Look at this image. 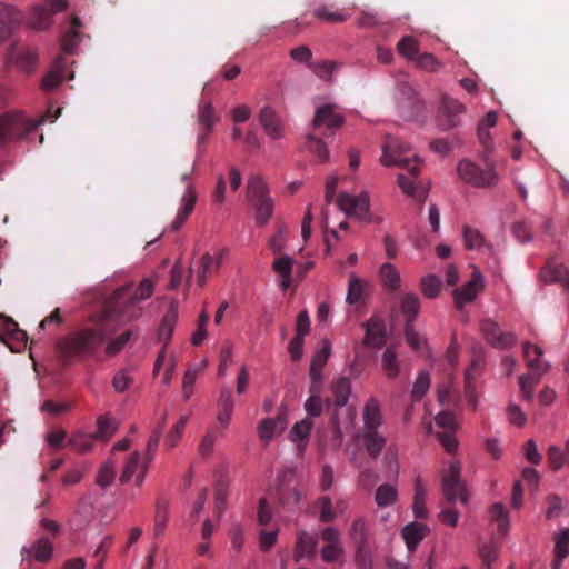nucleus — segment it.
<instances>
[{
  "label": "nucleus",
  "mask_w": 569,
  "mask_h": 569,
  "mask_svg": "<svg viewBox=\"0 0 569 569\" xmlns=\"http://www.w3.org/2000/svg\"><path fill=\"white\" fill-rule=\"evenodd\" d=\"M367 453L377 459L386 447L387 439L378 430H362L360 433Z\"/></svg>",
  "instance_id": "23"
},
{
  "label": "nucleus",
  "mask_w": 569,
  "mask_h": 569,
  "mask_svg": "<svg viewBox=\"0 0 569 569\" xmlns=\"http://www.w3.org/2000/svg\"><path fill=\"white\" fill-rule=\"evenodd\" d=\"M522 349L528 367L539 373H543L547 370V367L540 360V357L542 356L541 348L529 342H525L522 345Z\"/></svg>",
  "instance_id": "35"
},
{
  "label": "nucleus",
  "mask_w": 569,
  "mask_h": 569,
  "mask_svg": "<svg viewBox=\"0 0 569 569\" xmlns=\"http://www.w3.org/2000/svg\"><path fill=\"white\" fill-rule=\"evenodd\" d=\"M318 540L315 536L309 535L306 531H300L297 537L295 548V560L299 561L303 557H313Z\"/></svg>",
  "instance_id": "27"
},
{
  "label": "nucleus",
  "mask_w": 569,
  "mask_h": 569,
  "mask_svg": "<svg viewBox=\"0 0 569 569\" xmlns=\"http://www.w3.org/2000/svg\"><path fill=\"white\" fill-rule=\"evenodd\" d=\"M28 23L32 29L44 30L51 23V13L43 6H34Z\"/></svg>",
  "instance_id": "40"
},
{
  "label": "nucleus",
  "mask_w": 569,
  "mask_h": 569,
  "mask_svg": "<svg viewBox=\"0 0 569 569\" xmlns=\"http://www.w3.org/2000/svg\"><path fill=\"white\" fill-rule=\"evenodd\" d=\"M379 276L383 286L389 291H396L400 287V273L392 263L386 262L379 269Z\"/></svg>",
  "instance_id": "37"
},
{
  "label": "nucleus",
  "mask_w": 569,
  "mask_h": 569,
  "mask_svg": "<svg viewBox=\"0 0 569 569\" xmlns=\"http://www.w3.org/2000/svg\"><path fill=\"white\" fill-rule=\"evenodd\" d=\"M483 289V278L478 269L471 273L470 280L461 288L453 290L455 305L458 309H462L466 303L472 302L478 293Z\"/></svg>",
  "instance_id": "11"
},
{
  "label": "nucleus",
  "mask_w": 569,
  "mask_h": 569,
  "mask_svg": "<svg viewBox=\"0 0 569 569\" xmlns=\"http://www.w3.org/2000/svg\"><path fill=\"white\" fill-rule=\"evenodd\" d=\"M462 237L468 250L479 249L485 244V239L480 231L469 226H463Z\"/></svg>",
  "instance_id": "51"
},
{
  "label": "nucleus",
  "mask_w": 569,
  "mask_h": 569,
  "mask_svg": "<svg viewBox=\"0 0 569 569\" xmlns=\"http://www.w3.org/2000/svg\"><path fill=\"white\" fill-rule=\"evenodd\" d=\"M132 338V330L128 329L121 332L119 336L113 337L111 335L109 338H107L106 342V353L108 356H116L119 352L123 350V348L127 346V343Z\"/></svg>",
  "instance_id": "41"
},
{
  "label": "nucleus",
  "mask_w": 569,
  "mask_h": 569,
  "mask_svg": "<svg viewBox=\"0 0 569 569\" xmlns=\"http://www.w3.org/2000/svg\"><path fill=\"white\" fill-rule=\"evenodd\" d=\"M116 319L104 317V308L93 327L76 330L57 342L59 358L63 361L96 357L107 338L114 335L118 328Z\"/></svg>",
  "instance_id": "1"
},
{
  "label": "nucleus",
  "mask_w": 569,
  "mask_h": 569,
  "mask_svg": "<svg viewBox=\"0 0 569 569\" xmlns=\"http://www.w3.org/2000/svg\"><path fill=\"white\" fill-rule=\"evenodd\" d=\"M168 501L163 499H159L156 505V512H154V526H153V532L154 536H161L167 527L169 513H168Z\"/></svg>",
  "instance_id": "42"
},
{
  "label": "nucleus",
  "mask_w": 569,
  "mask_h": 569,
  "mask_svg": "<svg viewBox=\"0 0 569 569\" xmlns=\"http://www.w3.org/2000/svg\"><path fill=\"white\" fill-rule=\"evenodd\" d=\"M338 63L335 61L322 60L318 62H310L308 68L320 79L330 81L335 69Z\"/></svg>",
  "instance_id": "48"
},
{
  "label": "nucleus",
  "mask_w": 569,
  "mask_h": 569,
  "mask_svg": "<svg viewBox=\"0 0 569 569\" xmlns=\"http://www.w3.org/2000/svg\"><path fill=\"white\" fill-rule=\"evenodd\" d=\"M81 24L82 23L77 16L71 18L70 29L64 33L62 38V48L66 52L71 53L80 42L81 34L79 32V28Z\"/></svg>",
  "instance_id": "38"
},
{
  "label": "nucleus",
  "mask_w": 569,
  "mask_h": 569,
  "mask_svg": "<svg viewBox=\"0 0 569 569\" xmlns=\"http://www.w3.org/2000/svg\"><path fill=\"white\" fill-rule=\"evenodd\" d=\"M381 366L389 379H395L400 372V362L393 347L389 346L385 349Z\"/></svg>",
  "instance_id": "36"
},
{
  "label": "nucleus",
  "mask_w": 569,
  "mask_h": 569,
  "mask_svg": "<svg viewBox=\"0 0 569 569\" xmlns=\"http://www.w3.org/2000/svg\"><path fill=\"white\" fill-rule=\"evenodd\" d=\"M37 54L30 49L19 50L12 46L8 51V61L19 70L31 73L37 63Z\"/></svg>",
  "instance_id": "19"
},
{
  "label": "nucleus",
  "mask_w": 569,
  "mask_h": 569,
  "mask_svg": "<svg viewBox=\"0 0 569 569\" xmlns=\"http://www.w3.org/2000/svg\"><path fill=\"white\" fill-rule=\"evenodd\" d=\"M13 339L18 342L27 340V332L18 327V323L10 317L0 315V339Z\"/></svg>",
  "instance_id": "31"
},
{
  "label": "nucleus",
  "mask_w": 569,
  "mask_h": 569,
  "mask_svg": "<svg viewBox=\"0 0 569 569\" xmlns=\"http://www.w3.org/2000/svg\"><path fill=\"white\" fill-rule=\"evenodd\" d=\"M465 112V106L458 100L443 97L441 102L440 124L443 129H451L460 124V114Z\"/></svg>",
  "instance_id": "15"
},
{
  "label": "nucleus",
  "mask_w": 569,
  "mask_h": 569,
  "mask_svg": "<svg viewBox=\"0 0 569 569\" xmlns=\"http://www.w3.org/2000/svg\"><path fill=\"white\" fill-rule=\"evenodd\" d=\"M97 435L94 438H99L101 440L110 439L117 430V425L112 421L108 416H100L97 420Z\"/></svg>",
  "instance_id": "55"
},
{
  "label": "nucleus",
  "mask_w": 569,
  "mask_h": 569,
  "mask_svg": "<svg viewBox=\"0 0 569 569\" xmlns=\"http://www.w3.org/2000/svg\"><path fill=\"white\" fill-rule=\"evenodd\" d=\"M216 440H217V433H216L214 429L211 428L202 437V439L198 446V453L203 458L210 456L213 451Z\"/></svg>",
  "instance_id": "63"
},
{
  "label": "nucleus",
  "mask_w": 569,
  "mask_h": 569,
  "mask_svg": "<svg viewBox=\"0 0 569 569\" xmlns=\"http://www.w3.org/2000/svg\"><path fill=\"white\" fill-rule=\"evenodd\" d=\"M148 465L149 462L147 461L144 463H141V455L138 451L132 452L124 465L123 471L120 476V482H129L132 479L136 471L140 469V472L136 478V482L137 486H141L148 470Z\"/></svg>",
  "instance_id": "18"
},
{
  "label": "nucleus",
  "mask_w": 569,
  "mask_h": 569,
  "mask_svg": "<svg viewBox=\"0 0 569 569\" xmlns=\"http://www.w3.org/2000/svg\"><path fill=\"white\" fill-rule=\"evenodd\" d=\"M366 336L363 345L372 348H381L386 342V326L380 319L371 318L365 325Z\"/></svg>",
  "instance_id": "20"
},
{
  "label": "nucleus",
  "mask_w": 569,
  "mask_h": 569,
  "mask_svg": "<svg viewBox=\"0 0 569 569\" xmlns=\"http://www.w3.org/2000/svg\"><path fill=\"white\" fill-rule=\"evenodd\" d=\"M460 472V463L452 461L450 462L446 473L442 476L441 490L443 498L448 503H453L456 500H459L461 505L468 503V492Z\"/></svg>",
  "instance_id": "6"
},
{
  "label": "nucleus",
  "mask_w": 569,
  "mask_h": 569,
  "mask_svg": "<svg viewBox=\"0 0 569 569\" xmlns=\"http://www.w3.org/2000/svg\"><path fill=\"white\" fill-rule=\"evenodd\" d=\"M380 161L386 167L406 169L408 174H398V186L407 196L416 197L417 186L415 178L420 172L422 161L416 154L410 156V146L397 137L386 136Z\"/></svg>",
  "instance_id": "3"
},
{
  "label": "nucleus",
  "mask_w": 569,
  "mask_h": 569,
  "mask_svg": "<svg viewBox=\"0 0 569 569\" xmlns=\"http://www.w3.org/2000/svg\"><path fill=\"white\" fill-rule=\"evenodd\" d=\"M397 499L398 490L393 485L383 483L380 485L376 490L375 501L381 508L392 506L397 501Z\"/></svg>",
  "instance_id": "39"
},
{
  "label": "nucleus",
  "mask_w": 569,
  "mask_h": 569,
  "mask_svg": "<svg viewBox=\"0 0 569 569\" xmlns=\"http://www.w3.org/2000/svg\"><path fill=\"white\" fill-rule=\"evenodd\" d=\"M53 555V545L46 538L41 537L34 540L29 547L21 549L22 560L33 559L38 562H48Z\"/></svg>",
  "instance_id": "14"
},
{
  "label": "nucleus",
  "mask_w": 569,
  "mask_h": 569,
  "mask_svg": "<svg viewBox=\"0 0 569 569\" xmlns=\"http://www.w3.org/2000/svg\"><path fill=\"white\" fill-rule=\"evenodd\" d=\"M154 291L153 281L142 279L137 288L128 282L117 288L104 302V317L109 319L131 321L142 315L141 301L149 299Z\"/></svg>",
  "instance_id": "2"
},
{
  "label": "nucleus",
  "mask_w": 569,
  "mask_h": 569,
  "mask_svg": "<svg viewBox=\"0 0 569 569\" xmlns=\"http://www.w3.org/2000/svg\"><path fill=\"white\" fill-rule=\"evenodd\" d=\"M93 441L94 436L77 432L71 436L68 445L79 452H87L92 448Z\"/></svg>",
  "instance_id": "54"
},
{
  "label": "nucleus",
  "mask_w": 569,
  "mask_h": 569,
  "mask_svg": "<svg viewBox=\"0 0 569 569\" xmlns=\"http://www.w3.org/2000/svg\"><path fill=\"white\" fill-rule=\"evenodd\" d=\"M427 488L425 487L422 479L417 477L415 480V495L412 501V511L416 518L426 519L429 511L426 506Z\"/></svg>",
  "instance_id": "29"
},
{
  "label": "nucleus",
  "mask_w": 569,
  "mask_h": 569,
  "mask_svg": "<svg viewBox=\"0 0 569 569\" xmlns=\"http://www.w3.org/2000/svg\"><path fill=\"white\" fill-rule=\"evenodd\" d=\"M114 476L113 465L110 461H106L98 470L96 483L101 488H107L112 483Z\"/></svg>",
  "instance_id": "59"
},
{
  "label": "nucleus",
  "mask_w": 569,
  "mask_h": 569,
  "mask_svg": "<svg viewBox=\"0 0 569 569\" xmlns=\"http://www.w3.org/2000/svg\"><path fill=\"white\" fill-rule=\"evenodd\" d=\"M556 561L555 569H559L561 561L569 555V530L561 531L555 542Z\"/></svg>",
  "instance_id": "45"
},
{
  "label": "nucleus",
  "mask_w": 569,
  "mask_h": 569,
  "mask_svg": "<svg viewBox=\"0 0 569 569\" xmlns=\"http://www.w3.org/2000/svg\"><path fill=\"white\" fill-rule=\"evenodd\" d=\"M287 228L284 224H278L274 234L269 239L268 247L273 254H279L286 247Z\"/></svg>",
  "instance_id": "56"
},
{
  "label": "nucleus",
  "mask_w": 569,
  "mask_h": 569,
  "mask_svg": "<svg viewBox=\"0 0 569 569\" xmlns=\"http://www.w3.org/2000/svg\"><path fill=\"white\" fill-rule=\"evenodd\" d=\"M332 393H333V407L335 410L331 415V425L335 429V433L337 438H341L342 431L339 423V418L337 410L339 408L345 407L348 403L350 393H351V382L350 379L347 377L339 378L333 385H332Z\"/></svg>",
  "instance_id": "10"
},
{
  "label": "nucleus",
  "mask_w": 569,
  "mask_h": 569,
  "mask_svg": "<svg viewBox=\"0 0 569 569\" xmlns=\"http://www.w3.org/2000/svg\"><path fill=\"white\" fill-rule=\"evenodd\" d=\"M429 528L420 522H410L402 528L401 535L409 550H415L428 535Z\"/></svg>",
  "instance_id": "24"
},
{
  "label": "nucleus",
  "mask_w": 569,
  "mask_h": 569,
  "mask_svg": "<svg viewBox=\"0 0 569 569\" xmlns=\"http://www.w3.org/2000/svg\"><path fill=\"white\" fill-rule=\"evenodd\" d=\"M163 430H164L163 422L158 425L152 430V433H151V436H150V438L148 440V443H147V451H146V460H147V462H150L153 459L154 453L157 451V448L159 446L160 439L162 437Z\"/></svg>",
  "instance_id": "60"
},
{
  "label": "nucleus",
  "mask_w": 569,
  "mask_h": 569,
  "mask_svg": "<svg viewBox=\"0 0 569 569\" xmlns=\"http://www.w3.org/2000/svg\"><path fill=\"white\" fill-rule=\"evenodd\" d=\"M490 518L497 522L499 532L506 535L509 528V517L502 503L496 502L491 506Z\"/></svg>",
  "instance_id": "47"
},
{
  "label": "nucleus",
  "mask_w": 569,
  "mask_h": 569,
  "mask_svg": "<svg viewBox=\"0 0 569 569\" xmlns=\"http://www.w3.org/2000/svg\"><path fill=\"white\" fill-rule=\"evenodd\" d=\"M479 328L485 341L495 349H509L517 343L516 335L512 331H503L491 318L482 319Z\"/></svg>",
  "instance_id": "8"
},
{
  "label": "nucleus",
  "mask_w": 569,
  "mask_h": 569,
  "mask_svg": "<svg viewBox=\"0 0 569 569\" xmlns=\"http://www.w3.org/2000/svg\"><path fill=\"white\" fill-rule=\"evenodd\" d=\"M181 201L182 207L178 210V213L171 224V229L173 231L179 230L184 224V222L187 221V219L194 209L197 202V192L191 184L187 186L186 192L182 196Z\"/></svg>",
  "instance_id": "21"
},
{
  "label": "nucleus",
  "mask_w": 569,
  "mask_h": 569,
  "mask_svg": "<svg viewBox=\"0 0 569 569\" xmlns=\"http://www.w3.org/2000/svg\"><path fill=\"white\" fill-rule=\"evenodd\" d=\"M362 430H378L382 423V415L379 401L371 397L367 400L362 411Z\"/></svg>",
  "instance_id": "22"
},
{
  "label": "nucleus",
  "mask_w": 569,
  "mask_h": 569,
  "mask_svg": "<svg viewBox=\"0 0 569 569\" xmlns=\"http://www.w3.org/2000/svg\"><path fill=\"white\" fill-rule=\"evenodd\" d=\"M293 259L289 256H280L272 262L273 271L281 277V288L287 290L291 284Z\"/></svg>",
  "instance_id": "32"
},
{
  "label": "nucleus",
  "mask_w": 569,
  "mask_h": 569,
  "mask_svg": "<svg viewBox=\"0 0 569 569\" xmlns=\"http://www.w3.org/2000/svg\"><path fill=\"white\" fill-rule=\"evenodd\" d=\"M287 427V409L281 407L274 418H266L258 425V436L261 441L269 442L277 432H282Z\"/></svg>",
  "instance_id": "13"
},
{
  "label": "nucleus",
  "mask_w": 569,
  "mask_h": 569,
  "mask_svg": "<svg viewBox=\"0 0 569 569\" xmlns=\"http://www.w3.org/2000/svg\"><path fill=\"white\" fill-rule=\"evenodd\" d=\"M343 123V117L336 112V106L333 104H323L319 107L313 117V128L320 129L325 127L326 129L333 130L340 128Z\"/></svg>",
  "instance_id": "16"
},
{
  "label": "nucleus",
  "mask_w": 569,
  "mask_h": 569,
  "mask_svg": "<svg viewBox=\"0 0 569 569\" xmlns=\"http://www.w3.org/2000/svg\"><path fill=\"white\" fill-rule=\"evenodd\" d=\"M420 310V299L415 293H405L400 299V311L406 323H413Z\"/></svg>",
  "instance_id": "33"
},
{
  "label": "nucleus",
  "mask_w": 569,
  "mask_h": 569,
  "mask_svg": "<svg viewBox=\"0 0 569 569\" xmlns=\"http://www.w3.org/2000/svg\"><path fill=\"white\" fill-rule=\"evenodd\" d=\"M247 190L249 197L256 201L269 198L264 180L259 176H252L248 180Z\"/></svg>",
  "instance_id": "46"
},
{
  "label": "nucleus",
  "mask_w": 569,
  "mask_h": 569,
  "mask_svg": "<svg viewBox=\"0 0 569 569\" xmlns=\"http://www.w3.org/2000/svg\"><path fill=\"white\" fill-rule=\"evenodd\" d=\"M217 120L211 102L200 106L198 121L201 128L212 129Z\"/></svg>",
  "instance_id": "61"
},
{
  "label": "nucleus",
  "mask_w": 569,
  "mask_h": 569,
  "mask_svg": "<svg viewBox=\"0 0 569 569\" xmlns=\"http://www.w3.org/2000/svg\"><path fill=\"white\" fill-rule=\"evenodd\" d=\"M396 49L399 56L407 59L411 63L416 60V57L420 54V43L416 38L411 36L402 37L398 41Z\"/></svg>",
  "instance_id": "34"
},
{
  "label": "nucleus",
  "mask_w": 569,
  "mask_h": 569,
  "mask_svg": "<svg viewBox=\"0 0 569 569\" xmlns=\"http://www.w3.org/2000/svg\"><path fill=\"white\" fill-rule=\"evenodd\" d=\"M259 121L264 132L271 139H280L283 136V123L278 113L269 106L263 107L259 113Z\"/></svg>",
  "instance_id": "17"
},
{
  "label": "nucleus",
  "mask_w": 569,
  "mask_h": 569,
  "mask_svg": "<svg viewBox=\"0 0 569 569\" xmlns=\"http://www.w3.org/2000/svg\"><path fill=\"white\" fill-rule=\"evenodd\" d=\"M399 91V108L402 114L409 120H419L423 113V104L417 91L408 83H401Z\"/></svg>",
  "instance_id": "9"
},
{
  "label": "nucleus",
  "mask_w": 569,
  "mask_h": 569,
  "mask_svg": "<svg viewBox=\"0 0 569 569\" xmlns=\"http://www.w3.org/2000/svg\"><path fill=\"white\" fill-rule=\"evenodd\" d=\"M256 220L260 226H264L273 213V202L270 198L256 200Z\"/></svg>",
  "instance_id": "50"
},
{
  "label": "nucleus",
  "mask_w": 569,
  "mask_h": 569,
  "mask_svg": "<svg viewBox=\"0 0 569 569\" xmlns=\"http://www.w3.org/2000/svg\"><path fill=\"white\" fill-rule=\"evenodd\" d=\"M481 160L486 169H481L477 163L463 159L458 163L457 172L459 178L476 188H489L495 186L499 176L495 170V162L488 157L482 154Z\"/></svg>",
  "instance_id": "5"
},
{
  "label": "nucleus",
  "mask_w": 569,
  "mask_h": 569,
  "mask_svg": "<svg viewBox=\"0 0 569 569\" xmlns=\"http://www.w3.org/2000/svg\"><path fill=\"white\" fill-rule=\"evenodd\" d=\"M310 396L305 402V410L307 412V418H318L323 410V400L320 396L321 392H309Z\"/></svg>",
  "instance_id": "53"
},
{
  "label": "nucleus",
  "mask_w": 569,
  "mask_h": 569,
  "mask_svg": "<svg viewBox=\"0 0 569 569\" xmlns=\"http://www.w3.org/2000/svg\"><path fill=\"white\" fill-rule=\"evenodd\" d=\"M220 268V260H214L213 256L206 252L198 266L197 270V282L200 287H203L207 279L217 272Z\"/></svg>",
  "instance_id": "30"
},
{
  "label": "nucleus",
  "mask_w": 569,
  "mask_h": 569,
  "mask_svg": "<svg viewBox=\"0 0 569 569\" xmlns=\"http://www.w3.org/2000/svg\"><path fill=\"white\" fill-rule=\"evenodd\" d=\"M313 428V422L309 418H305L293 425L290 430L289 438L297 445L299 451H303L307 447L308 437Z\"/></svg>",
  "instance_id": "25"
},
{
  "label": "nucleus",
  "mask_w": 569,
  "mask_h": 569,
  "mask_svg": "<svg viewBox=\"0 0 569 569\" xmlns=\"http://www.w3.org/2000/svg\"><path fill=\"white\" fill-rule=\"evenodd\" d=\"M430 388V376L427 371H421L412 387L411 398L413 401H420Z\"/></svg>",
  "instance_id": "52"
},
{
  "label": "nucleus",
  "mask_w": 569,
  "mask_h": 569,
  "mask_svg": "<svg viewBox=\"0 0 569 569\" xmlns=\"http://www.w3.org/2000/svg\"><path fill=\"white\" fill-rule=\"evenodd\" d=\"M412 64L415 68L430 73L438 72L443 66L441 61L429 52H420Z\"/></svg>",
  "instance_id": "43"
},
{
  "label": "nucleus",
  "mask_w": 569,
  "mask_h": 569,
  "mask_svg": "<svg viewBox=\"0 0 569 569\" xmlns=\"http://www.w3.org/2000/svg\"><path fill=\"white\" fill-rule=\"evenodd\" d=\"M277 499L283 506L296 505L300 500V492L295 487L289 488L281 483L277 489Z\"/></svg>",
  "instance_id": "58"
},
{
  "label": "nucleus",
  "mask_w": 569,
  "mask_h": 569,
  "mask_svg": "<svg viewBox=\"0 0 569 569\" xmlns=\"http://www.w3.org/2000/svg\"><path fill=\"white\" fill-rule=\"evenodd\" d=\"M365 282L355 273L349 276L346 302L355 305L363 299Z\"/></svg>",
  "instance_id": "44"
},
{
  "label": "nucleus",
  "mask_w": 569,
  "mask_h": 569,
  "mask_svg": "<svg viewBox=\"0 0 569 569\" xmlns=\"http://www.w3.org/2000/svg\"><path fill=\"white\" fill-rule=\"evenodd\" d=\"M219 406L220 411L217 415V421L221 429H227L230 423L234 406L231 391L228 388H223L221 390Z\"/></svg>",
  "instance_id": "28"
},
{
  "label": "nucleus",
  "mask_w": 569,
  "mask_h": 569,
  "mask_svg": "<svg viewBox=\"0 0 569 569\" xmlns=\"http://www.w3.org/2000/svg\"><path fill=\"white\" fill-rule=\"evenodd\" d=\"M440 279L433 274H429L421 280V289L427 298H436L440 291Z\"/></svg>",
  "instance_id": "64"
},
{
  "label": "nucleus",
  "mask_w": 569,
  "mask_h": 569,
  "mask_svg": "<svg viewBox=\"0 0 569 569\" xmlns=\"http://www.w3.org/2000/svg\"><path fill=\"white\" fill-rule=\"evenodd\" d=\"M313 16L320 21L329 22V23H341L347 20V16L338 12L331 11L328 7H319L313 11Z\"/></svg>",
  "instance_id": "57"
},
{
  "label": "nucleus",
  "mask_w": 569,
  "mask_h": 569,
  "mask_svg": "<svg viewBox=\"0 0 569 569\" xmlns=\"http://www.w3.org/2000/svg\"><path fill=\"white\" fill-rule=\"evenodd\" d=\"M338 208L348 217L356 218L362 222H371L370 198L368 192H361L353 196L347 192H340L336 199Z\"/></svg>",
  "instance_id": "7"
},
{
  "label": "nucleus",
  "mask_w": 569,
  "mask_h": 569,
  "mask_svg": "<svg viewBox=\"0 0 569 569\" xmlns=\"http://www.w3.org/2000/svg\"><path fill=\"white\" fill-rule=\"evenodd\" d=\"M21 20L22 14L18 9L0 2V44L13 36Z\"/></svg>",
  "instance_id": "12"
},
{
  "label": "nucleus",
  "mask_w": 569,
  "mask_h": 569,
  "mask_svg": "<svg viewBox=\"0 0 569 569\" xmlns=\"http://www.w3.org/2000/svg\"><path fill=\"white\" fill-rule=\"evenodd\" d=\"M307 148L319 159V161L326 162L328 160L329 152L322 140L309 134Z\"/></svg>",
  "instance_id": "62"
},
{
  "label": "nucleus",
  "mask_w": 569,
  "mask_h": 569,
  "mask_svg": "<svg viewBox=\"0 0 569 569\" xmlns=\"http://www.w3.org/2000/svg\"><path fill=\"white\" fill-rule=\"evenodd\" d=\"M547 271L549 272V279L551 282H558L569 291V268L565 264H548Z\"/></svg>",
  "instance_id": "49"
},
{
  "label": "nucleus",
  "mask_w": 569,
  "mask_h": 569,
  "mask_svg": "<svg viewBox=\"0 0 569 569\" xmlns=\"http://www.w3.org/2000/svg\"><path fill=\"white\" fill-rule=\"evenodd\" d=\"M61 114V108L53 110L49 107L46 114L40 119L33 120L28 118L23 112H6L0 116V148L8 143L17 142L23 139H31V136L37 132L38 127L47 119L53 122Z\"/></svg>",
  "instance_id": "4"
},
{
  "label": "nucleus",
  "mask_w": 569,
  "mask_h": 569,
  "mask_svg": "<svg viewBox=\"0 0 569 569\" xmlns=\"http://www.w3.org/2000/svg\"><path fill=\"white\" fill-rule=\"evenodd\" d=\"M66 60L62 56L56 58L52 70H50L42 79L41 88L43 90H53L63 81Z\"/></svg>",
  "instance_id": "26"
}]
</instances>
